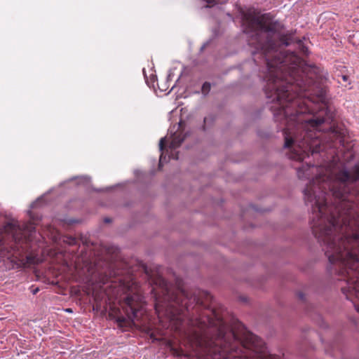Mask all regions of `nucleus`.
<instances>
[{"mask_svg": "<svg viewBox=\"0 0 359 359\" xmlns=\"http://www.w3.org/2000/svg\"><path fill=\"white\" fill-rule=\"evenodd\" d=\"M27 214L29 215V216L30 217L31 219H34V217L33 213L31 210H29L27 211Z\"/></svg>", "mask_w": 359, "mask_h": 359, "instance_id": "19", "label": "nucleus"}, {"mask_svg": "<svg viewBox=\"0 0 359 359\" xmlns=\"http://www.w3.org/2000/svg\"><path fill=\"white\" fill-rule=\"evenodd\" d=\"M112 222V219L110 217H105L104 219V223H111Z\"/></svg>", "mask_w": 359, "mask_h": 359, "instance_id": "18", "label": "nucleus"}, {"mask_svg": "<svg viewBox=\"0 0 359 359\" xmlns=\"http://www.w3.org/2000/svg\"><path fill=\"white\" fill-rule=\"evenodd\" d=\"M215 121V117L214 115H209L208 117H205L203 119V124L201 126V130L205 132L208 128H210L214 125Z\"/></svg>", "mask_w": 359, "mask_h": 359, "instance_id": "4", "label": "nucleus"}, {"mask_svg": "<svg viewBox=\"0 0 359 359\" xmlns=\"http://www.w3.org/2000/svg\"><path fill=\"white\" fill-rule=\"evenodd\" d=\"M184 139L185 137H181L180 135H175V134H174V137L170 143L169 147L171 149H175L178 148L184 142Z\"/></svg>", "mask_w": 359, "mask_h": 359, "instance_id": "5", "label": "nucleus"}, {"mask_svg": "<svg viewBox=\"0 0 359 359\" xmlns=\"http://www.w3.org/2000/svg\"><path fill=\"white\" fill-rule=\"evenodd\" d=\"M208 44H209V42H206V43H203V46L200 48V51L203 52L205 50V48L208 46Z\"/></svg>", "mask_w": 359, "mask_h": 359, "instance_id": "17", "label": "nucleus"}, {"mask_svg": "<svg viewBox=\"0 0 359 359\" xmlns=\"http://www.w3.org/2000/svg\"><path fill=\"white\" fill-rule=\"evenodd\" d=\"M166 144H167V140H166V137H162L161 140H160V142H159V149L160 151H163L165 147H166Z\"/></svg>", "mask_w": 359, "mask_h": 359, "instance_id": "12", "label": "nucleus"}, {"mask_svg": "<svg viewBox=\"0 0 359 359\" xmlns=\"http://www.w3.org/2000/svg\"><path fill=\"white\" fill-rule=\"evenodd\" d=\"M63 242L68 244L69 245H76L78 243V241L75 237L69 235L64 236Z\"/></svg>", "mask_w": 359, "mask_h": 359, "instance_id": "8", "label": "nucleus"}, {"mask_svg": "<svg viewBox=\"0 0 359 359\" xmlns=\"http://www.w3.org/2000/svg\"><path fill=\"white\" fill-rule=\"evenodd\" d=\"M123 309L128 318L133 323L134 320L137 318V313L141 309L140 297L136 294L127 295L123 301Z\"/></svg>", "mask_w": 359, "mask_h": 359, "instance_id": "3", "label": "nucleus"}, {"mask_svg": "<svg viewBox=\"0 0 359 359\" xmlns=\"http://www.w3.org/2000/svg\"><path fill=\"white\" fill-rule=\"evenodd\" d=\"M39 291V289L36 287L32 291L33 294H36Z\"/></svg>", "mask_w": 359, "mask_h": 359, "instance_id": "20", "label": "nucleus"}, {"mask_svg": "<svg viewBox=\"0 0 359 359\" xmlns=\"http://www.w3.org/2000/svg\"><path fill=\"white\" fill-rule=\"evenodd\" d=\"M66 311H67V312H72V309H67Z\"/></svg>", "mask_w": 359, "mask_h": 359, "instance_id": "25", "label": "nucleus"}, {"mask_svg": "<svg viewBox=\"0 0 359 359\" xmlns=\"http://www.w3.org/2000/svg\"><path fill=\"white\" fill-rule=\"evenodd\" d=\"M36 202L32 203L31 205H30V208H34L35 206H36Z\"/></svg>", "mask_w": 359, "mask_h": 359, "instance_id": "21", "label": "nucleus"}, {"mask_svg": "<svg viewBox=\"0 0 359 359\" xmlns=\"http://www.w3.org/2000/svg\"><path fill=\"white\" fill-rule=\"evenodd\" d=\"M241 299L243 302H246L247 301V298L246 297H241Z\"/></svg>", "mask_w": 359, "mask_h": 359, "instance_id": "22", "label": "nucleus"}, {"mask_svg": "<svg viewBox=\"0 0 359 359\" xmlns=\"http://www.w3.org/2000/svg\"><path fill=\"white\" fill-rule=\"evenodd\" d=\"M341 79L344 82H348L349 81V76L346 74L341 75Z\"/></svg>", "mask_w": 359, "mask_h": 359, "instance_id": "16", "label": "nucleus"}, {"mask_svg": "<svg viewBox=\"0 0 359 359\" xmlns=\"http://www.w3.org/2000/svg\"><path fill=\"white\" fill-rule=\"evenodd\" d=\"M154 283L159 291L152 288L155 309L159 306L179 308L186 311L191 320L208 339L210 345L219 348L223 352L237 359H279L269 353L266 344L258 336L249 331L238 320L229 325L223 317L224 307L216 305L214 297L208 291L201 296L181 290L172 291L169 283L158 276Z\"/></svg>", "mask_w": 359, "mask_h": 359, "instance_id": "2", "label": "nucleus"}, {"mask_svg": "<svg viewBox=\"0 0 359 359\" xmlns=\"http://www.w3.org/2000/svg\"><path fill=\"white\" fill-rule=\"evenodd\" d=\"M116 323L120 327H127L128 324L129 323L124 316H118L116 318Z\"/></svg>", "mask_w": 359, "mask_h": 359, "instance_id": "11", "label": "nucleus"}, {"mask_svg": "<svg viewBox=\"0 0 359 359\" xmlns=\"http://www.w3.org/2000/svg\"><path fill=\"white\" fill-rule=\"evenodd\" d=\"M185 127V121L180 120L179 122V128L181 130H184Z\"/></svg>", "mask_w": 359, "mask_h": 359, "instance_id": "15", "label": "nucleus"}, {"mask_svg": "<svg viewBox=\"0 0 359 359\" xmlns=\"http://www.w3.org/2000/svg\"><path fill=\"white\" fill-rule=\"evenodd\" d=\"M4 229L8 233H14L19 229V226L11 222H8L4 225Z\"/></svg>", "mask_w": 359, "mask_h": 359, "instance_id": "6", "label": "nucleus"}, {"mask_svg": "<svg viewBox=\"0 0 359 359\" xmlns=\"http://www.w3.org/2000/svg\"><path fill=\"white\" fill-rule=\"evenodd\" d=\"M257 135L259 137H264V138H269L270 137V134L269 133H262L259 130L257 132Z\"/></svg>", "mask_w": 359, "mask_h": 359, "instance_id": "14", "label": "nucleus"}, {"mask_svg": "<svg viewBox=\"0 0 359 359\" xmlns=\"http://www.w3.org/2000/svg\"><path fill=\"white\" fill-rule=\"evenodd\" d=\"M252 208H253V209H255L256 211H259V210L255 208V205H252Z\"/></svg>", "mask_w": 359, "mask_h": 359, "instance_id": "24", "label": "nucleus"}, {"mask_svg": "<svg viewBox=\"0 0 359 359\" xmlns=\"http://www.w3.org/2000/svg\"><path fill=\"white\" fill-rule=\"evenodd\" d=\"M340 339H341V337L339 335H337L335 339L329 344V346H330L331 351H334L335 349H337V350L340 349V347H339Z\"/></svg>", "mask_w": 359, "mask_h": 359, "instance_id": "10", "label": "nucleus"}, {"mask_svg": "<svg viewBox=\"0 0 359 359\" xmlns=\"http://www.w3.org/2000/svg\"><path fill=\"white\" fill-rule=\"evenodd\" d=\"M244 32L250 34L251 55L259 67V77L266 83L263 90L275 122L283 125L284 147L292 148L290 158L302 161L321 151L316 133L306 128H318L330 124L328 130L344 147L345 131L334 121V114L325 102L326 89L313 76L319 73L316 65H309L294 52L278 49L297 43L304 54L309 52L302 41L292 32L282 33L283 25L271 13L248 11L243 15Z\"/></svg>", "mask_w": 359, "mask_h": 359, "instance_id": "1", "label": "nucleus"}, {"mask_svg": "<svg viewBox=\"0 0 359 359\" xmlns=\"http://www.w3.org/2000/svg\"><path fill=\"white\" fill-rule=\"evenodd\" d=\"M353 305L355 311L358 313L357 317H355V320H354V323L355 326L357 327L358 330H359V300H350Z\"/></svg>", "mask_w": 359, "mask_h": 359, "instance_id": "7", "label": "nucleus"}, {"mask_svg": "<svg viewBox=\"0 0 359 359\" xmlns=\"http://www.w3.org/2000/svg\"><path fill=\"white\" fill-rule=\"evenodd\" d=\"M211 89V83L208 81H205L203 83L201 87V93L203 95V96H207Z\"/></svg>", "mask_w": 359, "mask_h": 359, "instance_id": "9", "label": "nucleus"}, {"mask_svg": "<svg viewBox=\"0 0 359 359\" xmlns=\"http://www.w3.org/2000/svg\"><path fill=\"white\" fill-rule=\"evenodd\" d=\"M151 338L153 339V341L154 340H157V339L154 337V334H151Z\"/></svg>", "mask_w": 359, "mask_h": 359, "instance_id": "23", "label": "nucleus"}, {"mask_svg": "<svg viewBox=\"0 0 359 359\" xmlns=\"http://www.w3.org/2000/svg\"><path fill=\"white\" fill-rule=\"evenodd\" d=\"M297 295V297L299 298V299H300L302 302L305 301L306 297H305V294L304 292H298Z\"/></svg>", "mask_w": 359, "mask_h": 359, "instance_id": "13", "label": "nucleus"}]
</instances>
